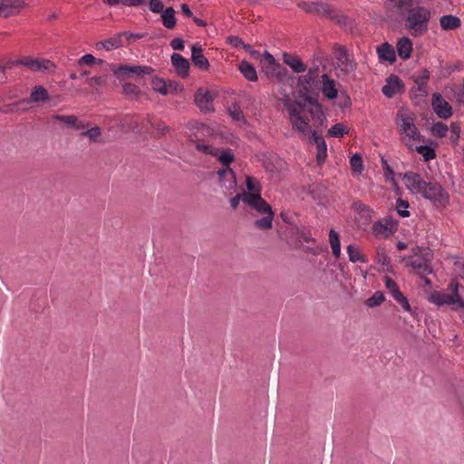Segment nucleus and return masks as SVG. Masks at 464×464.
Masks as SVG:
<instances>
[{"mask_svg": "<svg viewBox=\"0 0 464 464\" xmlns=\"http://www.w3.org/2000/svg\"><path fill=\"white\" fill-rule=\"evenodd\" d=\"M283 104L288 112L289 121L294 130L301 136L311 134L310 142L316 145V160L319 164L324 162L327 157V147L324 138L317 134L315 130H310V119L305 115L309 113L312 120L323 124L325 116L322 105L318 100L311 96H305L303 100H291L286 98Z\"/></svg>", "mask_w": 464, "mask_h": 464, "instance_id": "1", "label": "nucleus"}, {"mask_svg": "<svg viewBox=\"0 0 464 464\" xmlns=\"http://www.w3.org/2000/svg\"><path fill=\"white\" fill-rule=\"evenodd\" d=\"M406 187L420 194L425 198L433 201L438 206H445L449 203V194L438 183L426 182L420 174L408 172L403 177Z\"/></svg>", "mask_w": 464, "mask_h": 464, "instance_id": "2", "label": "nucleus"}, {"mask_svg": "<svg viewBox=\"0 0 464 464\" xmlns=\"http://www.w3.org/2000/svg\"><path fill=\"white\" fill-rule=\"evenodd\" d=\"M240 200L256 209L259 214L265 215L264 218L255 221L256 227L261 230H268L272 227L274 212L270 205L261 196L248 195L246 192L237 194L230 199L231 208L236 209Z\"/></svg>", "mask_w": 464, "mask_h": 464, "instance_id": "3", "label": "nucleus"}, {"mask_svg": "<svg viewBox=\"0 0 464 464\" xmlns=\"http://www.w3.org/2000/svg\"><path fill=\"white\" fill-rule=\"evenodd\" d=\"M401 135V140L410 150H413L414 143L424 141V138L415 125L413 113L407 109L398 111L395 119Z\"/></svg>", "mask_w": 464, "mask_h": 464, "instance_id": "4", "label": "nucleus"}, {"mask_svg": "<svg viewBox=\"0 0 464 464\" xmlns=\"http://www.w3.org/2000/svg\"><path fill=\"white\" fill-rule=\"evenodd\" d=\"M404 27L413 37H419L429 30V23L431 17L430 8L417 5L411 6L404 15Z\"/></svg>", "mask_w": 464, "mask_h": 464, "instance_id": "5", "label": "nucleus"}, {"mask_svg": "<svg viewBox=\"0 0 464 464\" xmlns=\"http://www.w3.org/2000/svg\"><path fill=\"white\" fill-rule=\"evenodd\" d=\"M321 81L319 67L314 66L308 69L306 74L298 78V84L300 88L307 94L314 93L318 90Z\"/></svg>", "mask_w": 464, "mask_h": 464, "instance_id": "6", "label": "nucleus"}, {"mask_svg": "<svg viewBox=\"0 0 464 464\" xmlns=\"http://www.w3.org/2000/svg\"><path fill=\"white\" fill-rule=\"evenodd\" d=\"M15 65H22L34 72L54 71L55 65L49 60L24 56L14 63Z\"/></svg>", "mask_w": 464, "mask_h": 464, "instance_id": "7", "label": "nucleus"}, {"mask_svg": "<svg viewBox=\"0 0 464 464\" xmlns=\"http://www.w3.org/2000/svg\"><path fill=\"white\" fill-rule=\"evenodd\" d=\"M397 225L394 219L386 217L372 225V233L376 237L387 238L397 230Z\"/></svg>", "mask_w": 464, "mask_h": 464, "instance_id": "8", "label": "nucleus"}, {"mask_svg": "<svg viewBox=\"0 0 464 464\" xmlns=\"http://www.w3.org/2000/svg\"><path fill=\"white\" fill-rule=\"evenodd\" d=\"M405 260L409 266L421 276L425 284H430V281L425 277L432 272L430 261L426 256L408 257Z\"/></svg>", "mask_w": 464, "mask_h": 464, "instance_id": "9", "label": "nucleus"}, {"mask_svg": "<svg viewBox=\"0 0 464 464\" xmlns=\"http://www.w3.org/2000/svg\"><path fill=\"white\" fill-rule=\"evenodd\" d=\"M431 106L434 112L440 119L447 120L452 116V108L439 92L432 95Z\"/></svg>", "mask_w": 464, "mask_h": 464, "instance_id": "10", "label": "nucleus"}, {"mask_svg": "<svg viewBox=\"0 0 464 464\" xmlns=\"http://www.w3.org/2000/svg\"><path fill=\"white\" fill-rule=\"evenodd\" d=\"M25 6V0H0V16L10 17L18 14Z\"/></svg>", "mask_w": 464, "mask_h": 464, "instance_id": "11", "label": "nucleus"}, {"mask_svg": "<svg viewBox=\"0 0 464 464\" xmlns=\"http://www.w3.org/2000/svg\"><path fill=\"white\" fill-rule=\"evenodd\" d=\"M320 87L318 86V90H320L328 100H334L338 95V90L336 87L335 80L330 78V76L326 73H323L321 75Z\"/></svg>", "mask_w": 464, "mask_h": 464, "instance_id": "12", "label": "nucleus"}, {"mask_svg": "<svg viewBox=\"0 0 464 464\" xmlns=\"http://www.w3.org/2000/svg\"><path fill=\"white\" fill-rule=\"evenodd\" d=\"M429 301L439 305H451L452 307L455 306L457 304H460V296L451 295L450 294L440 292V291H434L430 293L429 296Z\"/></svg>", "mask_w": 464, "mask_h": 464, "instance_id": "13", "label": "nucleus"}, {"mask_svg": "<svg viewBox=\"0 0 464 464\" xmlns=\"http://www.w3.org/2000/svg\"><path fill=\"white\" fill-rule=\"evenodd\" d=\"M195 102L203 112H210L214 111L212 95L208 91L199 89L195 94Z\"/></svg>", "mask_w": 464, "mask_h": 464, "instance_id": "14", "label": "nucleus"}, {"mask_svg": "<svg viewBox=\"0 0 464 464\" xmlns=\"http://www.w3.org/2000/svg\"><path fill=\"white\" fill-rule=\"evenodd\" d=\"M403 88V84L401 79L397 75H391L387 78L385 85L382 87V93L392 98L395 94L399 93Z\"/></svg>", "mask_w": 464, "mask_h": 464, "instance_id": "15", "label": "nucleus"}, {"mask_svg": "<svg viewBox=\"0 0 464 464\" xmlns=\"http://www.w3.org/2000/svg\"><path fill=\"white\" fill-rule=\"evenodd\" d=\"M218 183L227 189H233L237 186L236 174L230 168H224L218 171Z\"/></svg>", "mask_w": 464, "mask_h": 464, "instance_id": "16", "label": "nucleus"}, {"mask_svg": "<svg viewBox=\"0 0 464 464\" xmlns=\"http://www.w3.org/2000/svg\"><path fill=\"white\" fill-rule=\"evenodd\" d=\"M191 60L193 64L202 71H208L209 68L208 60L203 55V50L199 44H195L191 47Z\"/></svg>", "mask_w": 464, "mask_h": 464, "instance_id": "17", "label": "nucleus"}, {"mask_svg": "<svg viewBox=\"0 0 464 464\" xmlns=\"http://www.w3.org/2000/svg\"><path fill=\"white\" fill-rule=\"evenodd\" d=\"M171 63L174 66L177 73L181 78H186L189 72V63L179 53H173L171 55Z\"/></svg>", "mask_w": 464, "mask_h": 464, "instance_id": "18", "label": "nucleus"}, {"mask_svg": "<svg viewBox=\"0 0 464 464\" xmlns=\"http://www.w3.org/2000/svg\"><path fill=\"white\" fill-rule=\"evenodd\" d=\"M337 67L344 74H349L356 70V63L345 51H342L337 56Z\"/></svg>", "mask_w": 464, "mask_h": 464, "instance_id": "19", "label": "nucleus"}, {"mask_svg": "<svg viewBox=\"0 0 464 464\" xmlns=\"http://www.w3.org/2000/svg\"><path fill=\"white\" fill-rule=\"evenodd\" d=\"M377 53L380 62H387L389 63H393L396 60L395 51L393 47L388 44L383 43L377 47Z\"/></svg>", "mask_w": 464, "mask_h": 464, "instance_id": "20", "label": "nucleus"}, {"mask_svg": "<svg viewBox=\"0 0 464 464\" xmlns=\"http://www.w3.org/2000/svg\"><path fill=\"white\" fill-rule=\"evenodd\" d=\"M124 34H125V33H121V34H118L112 37H110V38L104 40V41L98 42L96 44V47L98 49L103 48L107 51L120 48L123 45L122 37Z\"/></svg>", "mask_w": 464, "mask_h": 464, "instance_id": "21", "label": "nucleus"}, {"mask_svg": "<svg viewBox=\"0 0 464 464\" xmlns=\"http://www.w3.org/2000/svg\"><path fill=\"white\" fill-rule=\"evenodd\" d=\"M386 5L402 16L413 5V0H386Z\"/></svg>", "mask_w": 464, "mask_h": 464, "instance_id": "22", "label": "nucleus"}, {"mask_svg": "<svg viewBox=\"0 0 464 464\" xmlns=\"http://www.w3.org/2000/svg\"><path fill=\"white\" fill-rule=\"evenodd\" d=\"M397 53L401 59H409L412 53V42L408 37H402L399 39L397 43Z\"/></svg>", "mask_w": 464, "mask_h": 464, "instance_id": "23", "label": "nucleus"}, {"mask_svg": "<svg viewBox=\"0 0 464 464\" xmlns=\"http://www.w3.org/2000/svg\"><path fill=\"white\" fill-rule=\"evenodd\" d=\"M440 25L444 31L456 30L461 26V20L452 14H445L440 18Z\"/></svg>", "mask_w": 464, "mask_h": 464, "instance_id": "24", "label": "nucleus"}, {"mask_svg": "<svg viewBox=\"0 0 464 464\" xmlns=\"http://www.w3.org/2000/svg\"><path fill=\"white\" fill-rule=\"evenodd\" d=\"M284 63L287 64L295 72L297 73L304 72L306 70L305 64L297 55L285 53Z\"/></svg>", "mask_w": 464, "mask_h": 464, "instance_id": "25", "label": "nucleus"}, {"mask_svg": "<svg viewBox=\"0 0 464 464\" xmlns=\"http://www.w3.org/2000/svg\"><path fill=\"white\" fill-rule=\"evenodd\" d=\"M238 69L246 79L250 82L257 81V74L255 67L246 61H242L239 63Z\"/></svg>", "mask_w": 464, "mask_h": 464, "instance_id": "26", "label": "nucleus"}, {"mask_svg": "<svg viewBox=\"0 0 464 464\" xmlns=\"http://www.w3.org/2000/svg\"><path fill=\"white\" fill-rule=\"evenodd\" d=\"M161 21L167 29H173L176 26L177 19L173 7H167L161 14Z\"/></svg>", "mask_w": 464, "mask_h": 464, "instance_id": "27", "label": "nucleus"}, {"mask_svg": "<svg viewBox=\"0 0 464 464\" xmlns=\"http://www.w3.org/2000/svg\"><path fill=\"white\" fill-rule=\"evenodd\" d=\"M347 254L349 260L353 263L361 262L367 263V257L362 253L361 249L355 245H349L347 246Z\"/></svg>", "mask_w": 464, "mask_h": 464, "instance_id": "28", "label": "nucleus"}, {"mask_svg": "<svg viewBox=\"0 0 464 464\" xmlns=\"http://www.w3.org/2000/svg\"><path fill=\"white\" fill-rule=\"evenodd\" d=\"M218 160L226 168H229V164L234 161L235 157L230 149H217V154H214Z\"/></svg>", "mask_w": 464, "mask_h": 464, "instance_id": "29", "label": "nucleus"}, {"mask_svg": "<svg viewBox=\"0 0 464 464\" xmlns=\"http://www.w3.org/2000/svg\"><path fill=\"white\" fill-rule=\"evenodd\" d=\"M329 242L333 255L338 258L341 255V243L339 234L334 229H331L329 232Z\"/></svg>", "mask_w": 464, "mask_h": 464, "instance_id": "30", "label": "nucleus"}, {"mask_svg": "<svg viewBox=\"0 0 464 464\" xmlns=\"http://www.w3.org/2000/svg\"><path fill=\"white\" fill-rule=\"evenodd\" d=\"M246 186L248 190V195L261 196L262 186L260 182L254 177L247 176L246 179Z\"/></svg>", "mask_w": 464, "mask_h": 464, "instance_id": "31", "label": "nucleus"}, {"mask_svg": "<svg viewBox=\"0 0 464 464\" xmlns=\"http://www.w3.org/2000/svg\"><path fill=\"white\" fill-rule=\"evenodd\" d=\"M30 98L34 102H45L49 100V94L44 87L36 86L32 91Z\"/></svg>", "mask_w": 464, "mask_h": 464, "instance_id": "32", "label": "nucleus"}, {"mask_svg": "<svg viewBox=\"0 0 464 464\" xmlns=\"http://www.w3.org/2000/svg\"><path fill=\"white\" fill-rule=\"evenodd\" d=\"M413 150H416L419 154H420L425 161H430L436 158L435 150L427 145H414Z\"/></svg>", "mask_w": 464, "mask_h": 464, "instance_id": "33", "label": "nucleus"}, {"mask_svg": "<svg viewBox=\"0 0 464 464\" xmlns=\"http://www.w3.org/2000/svg\"><path fill=\"white\" fill-rule=\"evenodd\" d=\"M82 135L87 137L91 142H102L100 140L102 130L98 126L87 128L86 130L82 132Z\"/></svg>", "mask_w": 464, "mask_h": 464, "instance_id": "34", "label": "nucleus"}, {"mask_svg": "<svg viewBox=\"0 0 464 464\" xmlns=\"http://www.w3.org/2000/svg\"><path fill=\"white\" fill-rule=\"evenodd\" d=\"M122 92L130 98H138L140 95V89L134 83L125 82L122 85Z\"/></svg>", "mask_w": 464, "mask_h": 464, "instance_id": "35", "label": "nucleus"}, {"mask_svg": "<svg viewBox=\"0 0 464 464\" xmlns=\"http://www.w3.org/2000/svg\"><path fill=\"white\" fill-rule=\"evenodd\" d=\"M228 113L234 121L246 123L243 111L237 103H233L228 107Z\"/></svg>", "mask_w": 464, "mask_h": 464, "instance_id": "36", "label": "nucleus"}, {"mask_svg": "<svg viewBox=\"0 0 464 464\" xmlns=\"http://www.w3.org/2000/svg\"><path fill=\"white\" fill-rule=\"evenodd\" d=\"M450 128L443 122L438 121L431 127V133L438 138H444L447 136Z\"/></svg>", "mask_w": 464, "mask_h": 464, "instance_id": "37", "label": "nucleus"}, {"mask_svg": "<svg viewBox=\"0 0 464 464\" xmlns=\"http://www.w3.org/2000/svg\"><path fill=\"white\" fill-rule=\"evenodd\" d=\"M348 132L349 129L343 123H336L328 130L327 135L329 137H343V134H347Z\"/></svg>", "mask_w": 464, "mask_h": 464, "instance_id": "38", "label": "nucleus"}, {"mask_svg": "<svg viewBox=\"0 0 464 464\" xmlns=\"http://www.w3.org/2000/svg\"><path fill=\"white\" fill-rule=\"evenodd\" d=\"M130 75L141 76L145 74H151L153 69L146 65H130Z\"/></svg>", "mask_w": 464, "mask_h": 464, "instance_id": "39", "label": "nucleus"}, {"mask_svg": "<svg viewBox=\"0 0 464 464\" xmlns=\"http://www.w3.org/2000/svg\"><path fill=\"white\" fill-rule=\"evenodd\" d=\"M384 301V295L377 291L375 292L370 298H368L365 302L368 307H375L380 305Z\"/></svg>", "mask_w": 464, "mask_h": 464, "instance_id": "40", "label": "nucleus"}, {"mask_svg": "<svg viewBox=\"0 0 464 464\" xmlns=\"http://www.w3.org/2000/svg\"><path fill=\"white\" fill-rule=\"evenodd\" d=\"M411 78L416 84L428 83V80L430 79V72L426 68L421 69L420 72L414 73Z\"/></svg>", "mask_w": 464, "mask_h": 464, "instance_id": "41", "label": "nucleus"}, {"mask_svg": "<svg viewBox=\"0 0 464 464\" xmlns=\"http://www.w3.org/2000/svg\"><path fill=\"white\" fill-rule=\"evenodd\" d=\"M53 120L63 122L68 128H72V125L75 124V115L56 114L53 116Z\"/></svg>", "mask_w": 464, "mask_h": 464, "instance_id": "42", "label": "nucleus"}, {"mask_svg": "<svg viewBox=\"0 0 464 464\" xmlns=\"http://www.w3.org/2000/svg\"><path fill=\"white\" fill-rule=\"evenodd\" d=\"M409 207V203L401 198H398L396 201V208L398 214L402 217L406 218L410 216V212L407 210Z\"/></svg>", "mask_w": 464, "mask_h": 464, "instance_id": "43", "label": "nucleus"}, {"mask_svg": "<svg viewBox=\"0 0 464 464\" xmlns=\"http://www.w3.org/2000/svg\"><path fill=\"white\" fill-rule=\"evenodd\" d=\"M86 82L93 89L98 90L100 87L103 86L106 82V79L102 76H93L88 78Z\"/></svg>", "mask_w": 464, "mask_h": 464, "instance_id": "44", "label": "nucleus"}, {"mask_svg": "<svg viewBox=\"0 0 464 464\" xmlns=\"http://www.w3.org/2000/svg\"><path fill=\"white\" fill-rule=\"evenodd\" d=\"M384 284L386 288L389 290L392 297L397 295V293H401L397 284L389 276L384 277Z\"/></svg>", "mask_w": 464, "mask_h": 464, "instance_id": "45", "label": "nucleus"}, {"mask_svg": "<svg viewBox=\"0 0 464 464\" xmlns=\"http://www.w3.org/2000/svg\"><path fill=\"white\" fill-rule=\"evenodd\" d=\"M152 87H153L154 91H156L163 95H166L168 93V88L166 86V83L161 79H159V78L153 79Z\"/></svg>", "mask_w": 464, "mask_h": 464, "instance_id": "46", "label": "nucleus"}, {"mask_svg": "<svg viewBox=\"0 0 464 464\" xmlns=\"http://www.w3.org/2000/svg\"><path fill=\"white\" fill-rule=\"evenodd\" d=\"M450 132H451V135H450V140L453 144H457L459 139V135H460V127L458 123L456 122H452L450 126Z\"/></svg>", "mask_w": 464, "mask_h": 464, "instance_id": "47", "label": "nucleus"}, {"mask_svg": "<svg viewBox=\"0 0 464 464\" xmlns=\"http://www.w3.org/2000/svg\"><path fill=\"white\" fill-rule=\"evenodd\" d=\"M350 164L353 170L361 172L362 169V160L359 154H354L350 159Z\"/></svg>", "mask_w": 464, "mask_h": 464, "instance_id": "48", "label": "nucleus"}, {"mask_svg": "<svg viewBox=\"0 0 464 464\" xmlns=\"http://www.w3.org/2000/svg\"><path fill=\"white\" fill-rule=\"evenodd\" d=\"M196 148L198 150H199L205 154H208V155H212V156H214V154H217V148H214V147L205 144V143L197 142Z\"/></svg>", "mask_w": 464, "mask_h": 464, "instance_id": "49", "label": "nucleus"}, {"mask_svg": "<svg viewBox=\"0 0 464 464\" xmlns=\"http://www.w3.org/2000/svg\"><path fill=\"white\" fill-rule=\"evenodd\" d=\"M401 306L402 308L406 311V312H411V305L408 302V299L407 297H405L403 295V294L401 292V293H397V295L393 297Z\"/></svg>", "mask_w": 464, "mask_h": 464, "instance_id": "50", "label": "nucleus"}, {"mask_svg": "<svg viewBox=\"0 0 464 464\" xmlns=\"http://www.w3.org/2000/svg\"><path fill=\"white\" fill-rule=\"evenodd\" d=\"M112 72L118 78L130 75V65H121L113 69Z\"/></svg>", "mask_w": 464, "mask_h": 464, "instance_id": "51", "label": "nucleus"}, {"mask_svg": "<svg viewBox=\"0 0 464 464\" xmlns=\"http://www.w3.org/2000/svg\"><path fill=\"white\" fill-rule=\"evenodd\" d=\"M96 62V58L91 54V53H87V54H84L83 56H82L78 62H77V64L78 66H82L84 64L86 65H92L94 63Z\"/></svg>", "mask_w": 464, "mask_h": 464, "instance_id": "52", "label": "nucleus"}, {"mask_svg": "<svg viewBox=\"0 0 464 464\" xmlns=\"http://www.w3.org/2000/svg\"><path fill=\"white\" fill-rule=\"evenodd\" d=\"M164 5L161 0H150V9L155 14L162 13Z\"/></svg>", "mask_w": 464, "mask_h": 464, "instance_id": "53", "label": "nucleus"}, {"mask_svg": "<svg viewBox=\"0 0 464 464\" xmlns=\"http://www.w3.org/2000/svg\"><path fill=\"white\" fill-rule=\"evenodd\" d=\"M299 5L307 13L317 14L318 7H320V3H302Z\"/></svg>", "mask_w": 464, "mask_h": 464, "instance_id": "54", "label": "nucleus"}, {"mask_svg": "<svg viewBox=\"0 0 464 464\" xmlns=\"http://www.w3.org/2000/svg\"><path fill=\"white\" fill-rule=\"evenodd\" d=\"M332 8L328 4L320 3V7H318L317 14H323L324 16H329L330 18H334L332 15Z\"/></svg>", "mask_w": 464, "mask_h": 464, "instance_id": "55", "label": "nucleus"}, {"mask_svg": "<svg viewBox=\"0 0 464 464\" xmlns=\"http://www.w3.org/2000/svg\"><path fill=\"white\" fill-rule=\"evenodd\" d=\"M173 50L182 51L185 48L184 41L181 38H174L170 42Z\"/></svg>", "mask_w": 464, "mask_h": 464, "instance_id": "56", "label": "nucleus"}, {"mask_svg": "<svg viewBox=\"0 0 464 464\" xmlns=\"http://www.w3.org/2000/svg\"><path fill=\"white\" fill-rule=\"evenodd\" d=\"M89 126H90L89 122L80 121L79 118L77 116H75V124L72 125V129L84 131V130H86L87 128H89Z\"/></svg>", "mask_w": 464, "mask_h": 464, "instance_id": "57", "label": "nucleus"}, {"mask_svg": "<svg viewBox=\"0 0 464 464\" xmlns=\"http://www.w3.org/2000/svg\"><path fill=\"white\" fill-rule=\"evenodd\" d=\"M227 41L232 46L236 48H243V44H245L238 36H229Z\"/></svg>", "mask_w": 464, "mask_h": 464, "instance_id": "58", "label": "nucleus"}, {"mask_svg": "<svg viewBox=\"0 0 464 464\" xmlns=\"http://www.w3.org/2000/svg\"><path fill=\"white\" fill-rule=\"evenodd\" d=\"M455 98L458 103L464 104V86L461 85L455 91Z\"/></svg>", "mask_w": 464, "mask_h": 464, "instance_id": "59", "label": "nucleus"}, {"mask_svg": "<svg viewBox=\"0 0 464 464\" xmlns=\"http://www.w3.org/2000/svg\"><path fill=\"white\" fill-rule=\"evenodd\" d=\"M416 85V92H418V95L426 97L428 95L427 83H418Z\"/></svg>", "mask_w": 464, "mask_h": 464, "instance_id": "60", "label": "nucleus"}, {"mask_svg": "<svg viewBox=\"0 0 464 464\" xmlns=\"http://www.w3.org/2000/svg\"><path fill=\"white\" fill-rule=\"evenodd\" d=\"M459 284L458 282H455V281L450 282V288L452 291V293L450 294L451 295H456L457 296H460L459 294Z\"/></svg>", "mask_w": 464, "mask_h": 464, "instance_id": "61", "label": "nucleus"}, {"mask_svg": "<svg viewBox=\"0 0 464 464\" xmlns=\"http://www.w3.org/2000/svg\"><path fill=\"white\" fill-rule=\"evenodd\" d=\"M358 209L362 213H365L369 217H371V214L372 213V210L368 206L362 204V203L359 204Z\"/></svg>", "mask_w": 464, "mask_h": 464, "instance_id": "62", "label": "nucleus"}, {"mask_svg": "<svg viewBox=\"0 0 464 464\" xmlns=\"http://www.w3.org/2000/svg\"><path fill=\"white\" fill-rule=\"evenodd\" d=\"M181 11L183 13L184 15L188 16V17H192L193 16V14L189 8V6L187 5V4H182L181 5Z\"/></svg>", "mask_w": 464, "mask_h": 464, "instance_id": "63", "label": "nucleus"}, {"mask_svg": "<svg viewBox=\"0 0 464 464\" xmlns=\"http://www.w3.org/2000/svg\"><path fill=\"white\" fill-rule=\"evenodd\" d=\"M460 304H457L455 306L452 307L453 310H459V309H462L463 310V314L460 315V317L462 318V320L464 321V302L462 301V299L460 298Z\"/></svg>", "mask_w": 464, "mask_h": 464, "instance_id": "64", "label": "nucleus"}]
</instances>
